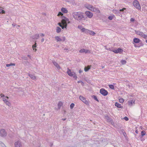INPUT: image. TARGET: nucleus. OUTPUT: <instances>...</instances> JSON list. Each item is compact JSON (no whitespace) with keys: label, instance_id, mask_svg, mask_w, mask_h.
Here are the masks:
<instances>
[{"label":"nucleus","instance_id":"21","mask_svg":"<svg viewBox=\"0 0 147 147\" xmlns=\"http://www.w3.org/2000/svg\"><path fill=\"white\" fill-rule=\"evenodd\" d=\"M115 106H116L118 108H123V107L121 106V105L118 103L117 102H116L115 103Z\"/></svg>","mask_w":147,"mask_h":147},{"label":"nucleus","instance_id":"13","mask_svg":"<svg viewBox=\"0 0 147 147\" xmlns=\"http://www.w3.org/2000/svg\"><path fill=\"white\" fill-rule=\"evenodd\" d=\"M135 100H129L128 102V105L129 106H131L133 104H135Z\"/></svg>","mask_w":147,"mask_h":147},{"label":"nucleus","instance_id":"63","mask_svg":"<svg viewBox=\"0 0 147 147\" xmlns=\"http://www.w3.org/2000/svg\"><path fill=\"white\" fill-rule=\"evenodd\" d=\"M135 132L136 133V134H138V131L137 130H136V131H135Z\"/></svg>","mask_w":147,"mask_h":147},{"label":"nucleus","instance_id":"51","mask_svg":"<svg viewBox=\"0 0 147 147\" xmlns=\"http://www.w3.org/2000/svg\"><path fill=\"white\" fill-rule=\"evenodd\" d=\"M40 36H45V34H44L41 33L40 34Z\"/></svg>","mask_w":147,"mask_h":147},{"label":"nucleus","instance_id":"19","mask_svg":"<svg viewBox=\"0 0 147 147\" xmlns=\"http://www.w3.org/2000/svg\"><path fill=\"white\" fill-rule=\"evenodd\" d=\"M90 68V66L88 65V66H85L84 68V70L85 71L87 72L88 71Z\"/></svg>","mask_w":147,"mask_h":147},{"label":"nucleus","instance_id":"33","mask_svg":"<svg viewBox=\"0 0 147 147\" xmlns=\"http://www.w3.org/2000/svg\"><path fill=\"white\" fill-rule=\"evenodd\" d=\"M63 14L62 13V12H59L57 16H61L60 17L61 18V17L62 16H63Z\"/></svg>","mask_w":147,"mask_h":147},{"label":"nucleus","instance_id":"52","mask_svg":"<svg viewBox=\"0 0 147 147\" xmlns=\"http://www.w3.org/2000/svg\"><path fill=\"white\" fill-rule=\"evenodd\" d=\"M79 73L80 74L83 72V71L81 69H80L79 71Z\"/></svg>","mask_w":147,"mask_h":147},{"label":"nucleus","instance_id":"39","mask_svg":"<svg viewBox=\"0 0 147 147\" xmlns=\"http://www.w3.org/2000/svg\"><path fill=\"white\" fill-rule=\"evenodd\" d=\"M142 36L145 39L147 38V35H146V34H143Z\"/></svg>","mask_w":147,"mask_h":147},{"label":"nucleus","instance_id":"1","mask_svg":"<svg viewBox=\"0 0 147 147\" xmlns=\"http://www.w3.org/2000/svg\"><path fill=\"white\" fill-rule=\"evenodd\" d=\"M84 14V13L81 12H74V18L78 21L81 20L83 19L85 20L86 18Z\"/></svg>","mask_w":147,"mask_h":147},{"label":"nucleus","instance_id":"7","mask_svg":"<svg viewBox=\"0 0 147 147\" xmlns=\"http://www.w3.org/2000/svg\"><path fill=\"white\" fill-rule=\"evenodd\" d=\"M15 147H22V144L20 140H18L14 143Z\"/></svg>","mask_w":147,"mask_h":147},{"label":"nucleus","instance_id":"62","mask_svg":"<svg viewBox=\"0 0 147 147\" xmlns=\"http://www.w3.org/2000/svg\"><path fill=\"white\" fill-rule=\"evenodd\" d=\"M74 78H76H76L77 76H75V75H74Z\"/></svg>","mask_w":147,"mask_h":147},{"label":"nucleus","instance_id":"43","mask_svg":"<svg viewBox=\"0 0 147 147\" xmlns=\"http://www.w3.org/2000/svg\"><path fill=\"white\" fill-rule=\"evenodd\" d=\"M70 108L72 109L74 107V103H72L70 105Z\"/></svg>","mask_w":147,"mask_h":147},{"label":"nucleus","instance_id":"48","mask_svg":"<svg viewBox=\"0 0 147 147\" xmlns=\"http://www.w3.org/2000/svg\"><path fill=\"white\" fill-rule=\"evenodd\" d=\"M126 9L125 8H123V9H120L119 10V11H124V10H125Z\"/></svg>","mask_w":147,"mask_h":147},{"label":"nucleus","instance_id":"25","mask_svg":"<svg viewBox=\"0 0 147 147\" xmlns=\"http://www.w3.org/2000/svg\"><path fill=\"white\" fill-rule=\"evenodd\" d=\"M56 32L57 33H59L61 32V28L58 26L56 27Z\"/></svg>","mask_w":147,"mask_h":147},{"label":"nucleus","instance_id":"20","mask_svg":"<svg viewBox=\"0 0 147 147\" xmlns=\"http://www.w3.org/2000/svg\"><path fill=\"white\" fill-rule=\"evenodd\" d=\"M135 32H136V34L138 35H139L141 36H142L143 34V32L139 31L138 30H136V31L135 30Z\"/></svg>","mask_w":147,"mask_h":147},{"label":"nucleus","instance_id":"30","mask_svg":"<svg viewBox=\"0 0 147 147\" xmlns=\"http://www.w3.org/2000/svg\"><path fill=\"white\" fill-rule=\"evenodd\" d=\"M109 87L111 89L115 90L114 87L113 85L110 84L108 85Z\"/></svg>","mask_w":147,"mask_h":147},{"label":"nucleus","instance_id":"32","mask_svg":"<svg viewBox=\"0 0 147 147\" xmlns=\"http://www.w3.org/2000/svg\"><path fill=\"white\" fill-rule=\"evenodd\" d=\"M146 134V132L144 130H143L141 131V135L142 136H143L145 135Z\"/></svg>","mask_w":147,"mask_h":147},{"label":"nucleus","instance_id":"27","mask_svg":"<svg viewBox=\"0 0 147 147\" xmlns=\"http://www.w3.org/2000/svg\"><path fill=\"white\" fill-rule=\"evenodd\" d=\"M89 34L91 35L94 36L95 35L96 33L90 30Z\"/></svg>","mask_w":147,"mask_h":147},{"label":"nucleus","instance_id":"15","mask_svg":"<svg viewBox=\"0 0 147 147\" xmlns=\"http://www.w3.org/2000/svg\"><path fill=\"white\" fill-rule=\"evenodd\" d=\"M90 30H88L87 29H86L85 28H83L82 29V32H84L86 34H88L89 33Z\"/></svg>","mask_w":147,"mask_h":147},{"label":"nucleus","instance_id":"53","mask_svg":"<svg viewBox=\"0 0 147 147\" xmlns=\"http://www.w3.org/2000/svg\"><path fill=\"white\" fill-rule=\"evenodd\" d=\"M1 97H3L5 96V95L3 94H1Z\"/></svg>","mask_w":147,"mask_h":147},{"label":"nucleus","instance_id":"64","mask_svg":"<svg viewBox=\"0 0 147 147\" xmlns=\"http://www.w3.org/2000/svg\"><path fill=\"white\" fill-rule=\"evenodd\" d=\"M5 97V98L7 99H8L9 98V97L7 96H6Z\"/></svg>","mask_w":147,"mask_h":147},{"label":"nucleus","instance_id":"14","mask_svg":"<svg viewBox=\"0 0 147 147\" xmlns=\"http://www.w3.org/2000/svg\"><path fill=\"white\" fill-rule=\"evenodd\" d=\"M141 41L138 38H135L133 39V42L135 43H138L140 42Z\"/></svg>","mask_w":147,"mask_h":147},{"label":"nucleus","instance_id":"6","mask_svg":"<svg viewBox=\"0 0 147 147\" xmlns=\"http://www.w3.org/2000/svg\"><path fill=\"white\" fill-rule=\"evenodd\" d=\"M100 93L104 96L107 95L108 94V92L107 90L105 89L102 88L100 90Z\"/></svg>","mask_w":147,"mask_h":147},{"label":"nucleus","instance_id":"54","mask_svg":"<svg viewBox=\"0 0 147 147\" xmlns=\"http://www.w3.org/2000/svg\"><path fill=\"white\" fill-rule=\"evenodd\" d=\"M52 62H53V64H54V65H55V64H57L56 63L55 61H52Z\"/></svg>","mask_w":147,"mask_h":147},{"label":"nucleus","instance_id":"9","mask_svg":"<svg viewBox=\"0 0 147 147\" xmlns=\"http://www.w3.org/2000/svg\"><path fill=\"white\" fill-rule=\"evenodd\" d=\"M87 17L90 18H91L93 16V13L90 11H87L85 12Z\"/></svg>","mask_w":147,"mask_h":147},{"label":"nucleus","instance_id":"23","mask_svg":"<svg viewBox=\"0 0 147 147\" xmlns=\"http://www.w3.org/2000/svg\"><path fill=\"white\" fill-rule=\"evenodd\" d=\"M143 45V44L142 42H141L138 45H134V46L135 47H139L141 46H142Z\"/></svg>","mask_w":147,"mask_h":147},{"label":"nucleus","instance_id":"18","mask_svg":"<svg viewBox=\"0 0 147 147\" xmlns=\"http://www.w3.org/2000/svg\"><path fill=\"white\" fill-rule=\"evenodd\" d=\"M61 10L63 13H66L68 12V10L65 8L62 7Z\"/></svg>","mask_w":147,"mask_h":147},{"label":"nucleus","instance_id":"57","mask_svg":"<svg viewBox=\"0 0 147 147\" xmlns=\"http://www.w3.org/2000/svg\"><path fill=\"white\" fill-rule=\"evenodd\" d=\"M65 40V37H63V41H64Z\"/></svg>","mask_w":147,"mask_h":147},{"label":"nucleus","instance_id":"8","mask_svg":"<svg viewBox=\"0 0 147 147\" xmlns=\"http://www.w3.org/2000/svg\"><path fill=\"white\" fill-rule=\"evenodd\" d=\"M123 50L120 48H119L117 49L112 50L111 51H113L115 53H122Z\"/></svg>","mask_w":147,"mask_h":147},{"label":"nucleus","instance_id":"5","mask_svg":"<svg viewBox=\"0 0 147 147\" xmlns=\"http://www.w3.org/2000/svg\"><path fill=\"white\" fill-rule=\"evenodd\" d=\"M7 135V132L3 129L0 130V136L2 137H5Z\"/></svg>","mask_w":147,"mask_h":147},{"label":"nucleus","instance_id":"47","mask_svg":"<svg viewBox=\"0 0 147 147\" xmlns=\"http://www.w3.org/2000/svg\"><path fill=\"white\" fill-rule=\"evenodd\" d=\"M135 19L134 18H131L130 21L131 22H134L135 21Z\"/></svg>","mask_w":147,"mask_h":147},{"label":"nucleus","instance_id":"58","mask_svg":"<svg viewBox=\"0 0 147 147\" xmlns=\"http://www.w3.org/2000/svg\"><path fill=\"white\" fill-rule=\"evenodd\" d=\"M25 96V94H23L22 95V96H23V97H24L25 96Z\"/></svg>","mask_w":147,"mask_h":147},{"label":"nucleus","instance_id":"12","mask_svg":"<svg viewBox=\"0 0 147 147\" xmlns=\"http://www.w3.org/2000/svg\"><path fill=\"white\" fill-rule=\"evenodd\" d=\"M92 11L96 12L97 13H99L100 12V10L98 8L94 7L92 10Z\"/></svg>","mask_w":147,"mask_h":147},{"label":"nucleus","instance_id":"45","mask_svg":"<svg viewBox=\"0 0 147 147\" xmlns=\"http://www.w3.org/2000/svg\"><path fill=\"white\" fill-rule=\"evenodd\" d=\"M123 119L126 121H128L129 120L128 118L127 117H124Z\"/></svg>","mask_w":147,"mask_h":147},{"label":"nucleus","instance_id":"59","mask_svg":"<svg viewBox=\"0 0 147 147\" xmlns=\"http://www.w3.org/2000/svg\"><path fill=\"white\" fill-rule=\"evenodd\" d=\"M66 118H63V119H62V120H63V121H65V120H66Z\"/></svg>","mask_w":147,"mask_h":147},{"label":"nucleus","instance_id":"10","mask_svg":"<svg viewBox=\"0 0 147 147\" xmlns=\"http://www.w3.org/2000/svg\"><path fill=\"white\" fill-rule=\"evenodd\" d=\"M85 7L88 9L92 11L93 7L91 5L89 4H86L84 5Z\"/></svg>","mask_w":147,"mask_h":147},{"label":"nucleus","instance_id":"38","mask_svg":"<svg viewBox=\"0 0 147 147\" xmlns=\"http://www.w3.org/2000/svg\"><path fill=\"white\" fill-rule=\"evenodd\" d=\"M78 28L79 29H80L81 31H82V29L84 28L82 26V25H79L78 26Z\"/></svg>","mask_w":147,"mask_h":147},{"label":"nucleus","instance_id":"16","mask_svg":"<svg viewBox=\"0 0 147 147\" xmlns=\"http://www.w3.org/2000/svg\"><path fill=\"white\" fill-rule=\"evenodd\" d=\"M28 76L30 77V78L34 80H36V77L35 76H34L32 74H30L29 73H28Z\"/></svg>","mask_w":147,"mask_h":147},{"label":"nucleus","instance_id":"50","mask_svg":"<svg viewBox=\"0 0 147 147\" xmlns=\"http://www.w3.org/2000/svg\"><path fill=\"white\" fill-rule=\"evenodd\" d=\"M80 82L82 83V85L84 83L83 82L81 81L80 80L78 82V83H80Z\"/></svg>","mask_w":147,"mask_h":147},{"label":"nucleus","instance_id":"4","mask_svg":"<svg viewBox=\"0 0 147 147\" xmlns=\"http://www.w3.org/2000/svg\"><path fill=\"white\" fill-rule=\"evenodd\" d=\"M133 5L136 9L139 10L141 9V6L139 2L138 1H134L133 3Z\"/></svg>","mask_w":147,"mask_h":147},{"label":"nucleus","instance_id":"17","mask_svg":"<svg viewBox=\"0 0 147 147\" xmlns=\"http://www.w3.org/2000/svg\"><path fill=\"white\" fill-rule=\"evenodd\" d=\"M39 36L38 34H36L32 36V38L34 39H37L39 38Z\"/></svg>","mask_w":147,"mask_h":147},{"label":"nucleus","instance_id":"34","mask_svg":"<svg viewBox=\"0 0 147 147\" xmlns=\"http://www.w3.org/2000/svg\"><path fill=\"white\" fill-rule=\"evenodd\" d=\"M84 53L85 54L90 53V52L89 50L85 49Z\"/></svg>","mask_w":147,"mask_h":147},{"label":"nucleus","instance_id":"44","mask_svg":"<svg viewBox=\"0 0 147 147\" xmlns=\"http://www.w3.org/2000/svg\"><path fill=\"white\" fill-rule=\"evenodd\" d=\"M67 2L73 3V0H65Z\"/></svg>","mask_w":147,"mask_h":147},{"label":"nucleus","instance_id":"55","mask_svg":"<svg viewBox=\"0 0 147 147\" xmlns=\"http://www.w3.org/2000/svg\"><path fill=\"white\" fill-rule=\"evenodd\" d=\"M44 39L43 38H42L41 40V42H43V41H44Z\"/></svg>","mask_w":147,"mask_h":147},{"label":"nucleus","instance_id":"26","mask_svg":"<svg viewBox=\"0 0 147 147\" xmlns=\"http://www.w3.org/2000/svg\"><path fill=\"white\" fill-rule=\"evenodd\" d=\"M67 73L69 76H73V74H72L71 70L69 69H68L67 71Z\"/></svg>","mask_w":147,"mask_h":147},{"label":"nucleus","instance_id":"41","mask_svg":"<svg viewBox=\"0 0 147 147\" xmlns=\"http://www.w3.org/2000/svg\"><path fill=\"white\" fill-rule=\"evenodd\" d=\"M54 65L56 67V68H57V69L59 70L60 69V66H59V65Z\"/></svg>","mask_w":147,"mask_h":147},{"label":"nucleus","instance_id":"37","mask_svg":"<svg viewBox=\"0 0 147 147\" xmlns=\"http://www.w3.org/2000/svg\"><path fill=\"white\" fill-rule=\"evenodd\" d=\"M85 52V49H81L80 50L79 52L80 53H84Z\"/></svg>","mask_w":147,"mask_h":147},{"label":"nucleus","instance_id":"28","mask_svg":"<svg viewBox=\"0 0 147 147\" xmlns=\"http://www.w3.org/2000/svg\"><path fill=\"white\" fill-rule=\"evenodd\" d=\"M36 42H35V44L34 45H33L32 46V48L33 49V50H35V51H36L37 50V49H34V48H36Z\"/></svg>","mask_w":147,"mask_h":147},{"label":"nucleus","instance_id":"46","mask_svg":"<svg viewBox=\"0 0 147 147\" xmlns=\"http://www.w3.org/2000/svg\"><path fill=\"white\" fill-rule=\"evenodd\" d=\"M5 13V11L1 9V13Z\"/></svg>","mask_w":147,"mask_h":147},{"label":"nucleus","instance_id":"61","mask_svg":"<svg viewBox=\"0 0 147 147\" xmlns=\"http://www.w3.org/2000/svg\"><path fill=\"white\" fill-rule=\"evenodd\" d=\"M12 25L13 26H15L16 25V24H12Z\"/></svg>","mask_w":147,"mask_h":147},{"label":"nucleus","instance_id":"36","mask_svg":"<svg viewBox=\"0 0 147 147\" xmlns=\"http://www.w3.org/2000/svg\"><path fill=\"white\" fill-rule=\"evenodd\" d=\"M119 102L121 103H123V102H124V100L123 98H120L119 99Z\"/></svg>","mask_w":147,"mask_h":147},{"label":"nucleus","instance_id":"29","mask_svg":"<svg viewBox=\"0 0 147 147\" xmlns=\"http://www.w3.org/2000/svg\"><path fill=\"white\" fill-rule=\"evenodd\" d=\"M92 97L93 98L94 100H96L98 102H99V100L97 98V97L96 96L93 95L92 96Z\"/></svg>","mask_w":147,"mask_h":147},{"label":"nucleus","instance_id":"31","mask_svg":"<svg viewBox=\"0 0 147 147\" xmlns=\"http://www.w3.org/2000/svg\"><path fill=\"white\" fill-rule=\"evenodd\" d=\"M121 62L122 64H125L126 63V61L125 60L122 59L121 60Z\"/></svg>","mask_w":147,"mask_h":147},{"label":"nucleus","instance_id":"2","mask_svg":"<svg viewBox=\"0 0 147 147\" xmlns=\"http://www.w3.org/2000/svg\"><path fill=\"white\" fill-rule=\"evenodd\" d=\"M61 18L62 19L61 22L62 25H61V26L60 27L62 29L64 28L66 29L67 24H69L70 22L69 20L64 16L61 17Z\"/></svg>","mask_w":147,"mask_h":147},{"label":"nucleus","instance_id":"22","mask_svg":"<svg viewBox=\"0 0 147 147\" xmlns=\"http://www.w3.org/2000/svg\"><path fill=\"white\" fill-rule=\"evenodd\" d=\"M63 105V103L61 102H59L58 104V109H59Z\"/></svg>","mask_w":147,"mask_h":147},{"label":"nucleus","instance_id":"3","mask_svg":"<svg viewBox=\"0 0 147 147\" xmlns=\"http://www.w3.org/2000/svg\"><path fill=\"white\" fill-rule=\"evenodd\" d=\"M79 99L86 105H89L90 101L88 99L87 100H86V98L85 97L82 96H79Z\"/></svg>","mask_w":147,"mask_h":147},{"label":"nucleus","instance_id":"60","mask_svg":"<svg viewBox=\"0 0 147 147\" xmlns=\"http://www.w3.org/2000/svg\"><path fill=\"white\" fill-rule=\"evenodd\" d=\"M67 50L68 49L66 48H65L64 49V50L65 51H67Z\"/></svg>","mask_w":147,"mask_h":147},{"label":"nucleus","instance_id":"40","mask_svg":"<svg viewBox=\"0 0 147 147\" xmlns=\"http://www.w3.org/2000/svg\"><path fill=\"white\" fill-rule=\"evenodd\" d=\"M105 118L108 121H110V118L108 116H105Z\"/></svg>","mask_w":147,"mask_h":147},{"label":"nucleus","instance_id":"56","mask_svg":"<svg viewBox=\"0 0 147 147\" xmlns=\"http://www.w3.org/2000/svg\"><path fill=\"white\" fill-rule=\"evenodd\" d=\"M6 67H9L11 65H6Z\"/></svg>","mask_w":147,"mask_h":147},{"label":"nucleus","instance_id":"49","mask_svg":"<svg viewBox=\"0 0 147 147\" xmlns=\"http://www.w3.org/2000/svg\"><path fill=\"white\" fill-rule=\"evenodd\" d=\"M58 25H59L60 27L61 26V25H62V22L61 23L59 22L58 23Z\"/></svg>","mask_w":147,"mask_h":147},{"label":"nucleus","instance_id":"11","mask_svg":"<svg viewBox=\"0 0 147 147\" xmlns=\"http://www.w3.org/2000/svg\"><path fill=\"white\" fill-rule=\"evenodd\" d=\"M3 100L4 101L6 105H8V106L10 107L11 106L10 103L5 98H3Z\"/></svg>","mask_w":147,"mask_h":147},{"label":"nucleus","instance_id":"24","mask_svg":"<svg viewBox=\"0 0 147 147\" xmlns=\"http://www.w3.org/2000/svg\"><path fill=\"white\" fill-rule=\"evenodd\" d=\"M55 39L57 41H61L62 40L61 39L59 36H56L55 37Z\"/></svg>","mask_w":147,"mask_h":147},{"label":"nucleus","instance_id":"42","mask_svg":"<svg viewBox=\"0 0 147 147\" xmlns=\"http://www.w3.org/2000/svg\"><path fill=\"white\" fill-rule=\"evenodd\" d=\"M113 12L115 13H116L119 12V10H114L113 11Z\"/></svg>","mask_w":147,"mask_h":147},{"label":"nucleus","instance_id":"35","mask_svg":"<svg viewBox=\"0 0 147 147\" xmlns=\"http://www.w3.org/2000/svg\"><path fill=\"white\" fill-rule=\"evenodd\" d=\"M115 17V16L113 15L112 16H109L108 19L109 20H111L113 19V17Z\"/></svg>","mask_w":147,"mask_h":147}]
</instances>
